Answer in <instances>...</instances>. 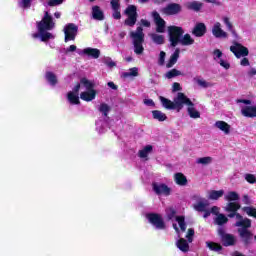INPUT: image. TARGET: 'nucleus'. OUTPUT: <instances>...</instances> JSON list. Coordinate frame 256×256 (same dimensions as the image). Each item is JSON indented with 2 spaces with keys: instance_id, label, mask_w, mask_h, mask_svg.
<instances>
[{
  "instance_id": "obj_7",
  "label": "nucleus",
  "mask_w": 256,
  "mask_h": 256,
  "mask_svg": "<svg viewBox=\"0 0 256 256\" xmlns=\"http://www.w3.org/2000/svg\"><path fill=\"white\" fill-rule=\"evenodd\" d=\"M77 33H79V26L74 23H69L64 28V41L68 43V41H75L77 37Z\"/></svg>"
},
{
  "instance_id": "obj_18",
  "label": "nucleus",
  "mask_w": 256,
  "mask_h": 256,
  "mask_svg": "<svg viewBox=\"0 0 256 256\" xmlns=\"http://www.w3.org/2000/svg\"><path fill=\"white\" fill-rule=\"evenodd\" d=\"M187 105V112L191 119H199L201 117V113L195 109V104L190 100V104L184 103Z\"/></svg>"
},
{
  "instance_id": "obj_41",
  "label": "nucleus",
  "mask_w": 256,
  "mask_h": 256,
  "mask_svg": "<svg viewBox=\"0 0 256 256\" xmlns=\"http://www.w3.org/2000/svg\"><path fill=\"white\" fill-rule=\"evenodd\" d=\"M228 222H229V218H227V216H225V214H218L215 219L216 225H220V226L225 225Z\"/></svg>"
},
{
  "instance_id": "obj_50",
  "label": "nucleus",
  "mask_w": 256,
  "mask_h": 256,
  "mask_svg": "<svg viewBox=\"0 0 256 256\" xmlns=\"http://www.w3.org/2000/svg\"><path fill=\"white\" fill-rule=\"evenodd\" d=\"M245 180L247 181V183H250V185L256 183V177L253 174H245Z\"/></svg>"
},
{
  "instance_id": "obj_25",
  "label": "nucleus",
  "mask_w": 256,
  "mask_h": 256,
  "mask_svg": "<svg viewBox=\"0 0 256 256\" xmlns=\"http://www.w3.org/2000/svg\"><path fill=\"white\" fill-rule=\"evenodd\" d=\"M92 17L96 19V21H103V19H105V15L99 6L92 7Z\"/></svg>"
},
{
  "instance_id": "obj_42",
  "label": "nucleus",
  "mask_w": 256,
  "mask_h": 256,
  "mask_svg": "<svg viewBox=\"0 0 256 256\" xmlns=\"http://www.w3.org/2000/svg\"><path fill=\"white\" fill-rule=\"evenodd\" d=\"M98 110L104 115V117H107V115H109V111H111V107H109L107 103H101Z\"/></svg>"
},
{
  "instance_id": "obj_52",
  "label": "nucleus",
  "mask_w": 256,
  "mask_h": 256,
  "mask_svg": "<svg viewBox=\"0 0 256 256\" xmlns=\"http://www.w3.org/2000/svg\"><path fill=\"white\" fill-rule=\"evenodd\" d=\"M175 215H177V211L174 210L173 207L169 208L168 213H167V217H168L169 221H171V219H174Z\"/></svg>"
},
{
  "instance_id": "obj_30",
  "label": "nucleus",
  "mask_w": 256,
  "mask_h": 256,
  "mask_svg": "<svg viewBox=\"0 0 256 256\" xmlns=\"http://www.w3.org/2000/svg\"><path fill=\"white\" fill-rule=\"evenodd\" d=\"M225 201H228L229 203H234V201H239V193L235 191H230L227 193V195L224 196Z\"/></svg>"
},
{
  "instance_id": "obj_4",
  "label": "nucleus",
  "mask_w": 256,
  "mask_h": 256,
  "mask_svg": "<svg viewBox=\"0 0 256 256\" xmlns=\"http://www.w3.org/2000/svg\"><path fill=\"white\" fill-rule=\"evenodd\" d=\"M36 27L38 31H53L55 29V22L53 21V16L47 11L44 13L42 21L36 22Z\"/></svg>"
},
{
  "instance_id": "obj_49",
  "label": "nucleus",
  "mask_w": 256,
  "mask_h": 256,
  "mask_svg": "<svg viewBox=\"0 0 256 256\" xmlns=\"http://www.w3.org/2000/svg\"><path fill=\"white\" fill-rule=\"evenodd\" d=\"M223 21H224V24L226 25L228 31L235 33V30H233V24L231 23V20H229V17H224Z\"/></svg>"
},
{
  "instance_id": "obj_37",
  "label": "nucleus",
  "mask_w": 256,
  "mask_h": 256,
  "mask_svg": "<svg viewBox=\"0 0 256 256\" xmlns=\"http://www.w3.org/2000/svg\"><path fill=\"white\" fill-rule=\"evenodd\" d=\"M153 151L152 145H146L142 150H139L138 155L141 159L148 157L149 153Z\"/></svg>"
},
{
  "instance_id": "obj_10",
  "label": "nucleus",
  "mask_w": 256,
  "mask_h": 256,
  "mask_svg": "<svg viewBox=\"0 0 256 256\" xmlns=\"http://www.w3.org/2000/svg\"><path fill=\"white\" fill-rule=\"evenodd\" d=\"M239 239L245 247H250L253 244V232L251 230H242V231H237Z\"/></svg>"
},
{
  "instance_id": "obj_14",
  "label": "nucleus",
  "mask_w": 256,
  "mask_h": 256,
  "mask_svg": "<svg viewBox=\"0 0 256 256\" xmlns=\"http://www.w3.org/2000/svg\"><path fill=\"white\" fill-rule=\"evenodd\" d=\"M239 209H241V204L238 202H228L225 207L226 213H229V219H233L235 217V213H237Z\"/></svg>"
},
{
  "instance_id": "obj_35",
  "label": "nucleus",
  "mask_w": 256,
  "mask_h": 256,
  "mask_svg": "<svg viewBox=\"0 0 256 256\" xmlns=\"http://www.w3.org/2000/svg\"><path fill=\"white\" fill-rule=\"evenodd\" d=\"M188 9L190 11H196V13H199L201 9H203V3L198 1H193L188 4Z\"/></svg>"
},
{
  "instance_id": "obj_21",
  "label": "nucleus",
  "mask_w": 256,
  "mask_h": 256,
  "mask_svg": "<svg viewBox=\"0 0 256 256\" xmlns=\"http://www.w3.org/2000/svg\"><path fill=\"white\" fill-rule=\"evenodd\" d=\"M174 181L176 185H179L180 187H185L189 183L187 176L181 172L174 174Z\"/></svg>"
},
{
  "instance_id": "obj_20",
  "label": "nucleus",
  "mask_w": 256,
  "mask_h": 256,
  "mask_svg": "<svg viewBox=\"0 0 256 256\" xmlns=\"http://www.w3.org/2000/svg\"><path fill=\"white\" fill-rule=\"evenodd\" d=\"M241 113L243 117H248L249 119H253L256 117V106H245L241 109Z\"/></svg>"
},
{
  "instance_id": "obj_8",
  "label": "nucleus",
  "mask_w": 256,
  "mask_h": 256,
  "mask_svg": "<svg viewBox=\"0 0 256 256\" xmlns=\"http://www.w3.org/2000/svg\"><path fill=\"white\" fill-rule=\"evenodd\" d=\"M146 218L148 219L149 223H151V225H153L157 229L163 230L166 228L165 221L163 220L161 214L149 213L146 215Z\"/></svg>"
},
{
  "instance_id": "obj_60",
  "label": "nucleus",
  "mask_w": 256,
  "mask_h": 256,
  "mask_svg": "<svg viewBox=\"0 0 256 256\" xmlns=\"http://www.w3.org/2000/svg\"><path fill=\"white\" fill-rule=\"evenodd\" d=\"M144 105H148V107H155V102L153 101V99H145Z\"/></svg>"
},
{
  "instance_id": "obj_57",
  "label": "nucleus",
  "mask_w": 256,
  "mask_h": 256,
  "mask_svg": "<svg viewBox=\"0 0 256 256\" xmlns=\"http://www.w3.org/2000/svg\"><path fill=\"white\" fill-rule=\"evenodd\" d=\"M213 55L216 56L214 59H221L223 57V52L219 49H215Z\"/></svg>"
},
{
  "instance_id": "obj_9",
  "label": "nucleus",
  "mask_w": 256,
  "mask_h": 256,
  "mask_svg": "<svg viewBox=\"0 0 256 256\" xmlns=\"http://www.w3.org/2000/svg\"><path fill=\"white\" fill-rule=\"evenodd\" d=\"M230 51L237 59H241V57H247L249 55V49L239 42H236L234 46H230Z\"/></svg>"
},
{
  "instance_id": "obj_54",
  "label": "nucleus",
  "mask_w": 256,
  "mask_h": 256,
  "mask_svg": "<svg viewBox=\"0 0 256 256\" xmlns=\"http://www.w3.org/2000/svg\"><path fill=\"white\" fill-rule=\"evenodd\" d=\"M63 0H49L48 5L49 7H57V5H61Z\"/></svg>"
},
{
  "instance_id": "obj_62",
  "label": "nucleus",
  "mask_w": 256,
  "mask_h": 256,
  "mask_svg": "<svg viewBox=\"0 0 256 256\" xmlns=\"http://www.w3.org/2000/svg\"><path fill=\"white\" fill-rule=\"evenodd\" d=\"M242 201L244 205H251V200L249 199V195H244Z\"/></svg>"
},
{
  "instance_id": "obj_48",
  "label": "nucleus",
  "mask_w": 256,
  "mask_h": 256,
  "mask_svg": "<svg viewBox=\"0 0 256 256\" xmlns=\"http://www.w3.org/2000/svg\"><path fill=\"white\" fill-rule=\"evenodd\" d=\"M194 81H196V83L204 89H207V87H211V84L205 80L194 78Z\"/></svg>"
},
{
  "instance_id": "obj_27",
  "label": "nucleus",
  "mask_w": 256,
  "mask_h": 256,
  "mask_svg": "<svg viewBox=\"0 0 256 256\" xmlns=\"http://www.w3.org/2000/svg\"><path fill=\"white\" fill-rule=\"evenodd\" d=\"M45 79L50 85H52V87H55V85L59 83V80H57V75L51 71L46 72Z\"/></svg>"
},
{
  "instance_id": "obj_64",
  "label": "nucleus",
  "mask_w": 256,
  "mask_h": 256,
  "mask_svg": "<svg viewBox=\"0 0 256 256\" xmlns=\"http://www.w3.org/2000/svg\"><path fill=\"white\" fill-rule=\"evenodd\" d=\"M237 103H244V105H251V100L247 99H238Z\"/></svg>"
},
{
  "instance_id": "obj_23",
  "label": "nucleus",
  "mask_w": 256,
  "mask_h": 256,
  "mask_svg": "<svg viewBox=\"0 0 256 256\" xmlns=\"http://www.w3.org/2000/svg\"><path fill=\"white\" fill-rule=\"evenodd\" d=\"M84 55H87L88 57H92V59H99L101 57V50L97 48H85L83 50Z\"/></svg>"
},
{
  "instance_id": "obj_17",
  "label": "nucleus",
  "mask_w": 256,
  "mask_h": 256,
  "mask_svg": "<svg viewBox=\"0 0 256 256\" xmlns=\"http://www.w3.org/2000/svg\"><path fill=\"white\" fill-rule=\"evenodd\" d=\"M235 226L238 227L237 231H249L251 229V219L244 218L243 220H238Z\"/></svg>"
},
{
  "instance_id": "obj_11",
  "label": "nucleus",
  "mask_w": 256,
  "mask_h": 256,
  "mask_svg": "<svg viewBox=\"0 0 256 256\" xmlns=\"http://www.w3.org/2000/svg\"><path fill=\"white\" fill-rule=\"evenodd\" d=\"M152 189L156 195H164L165 197L171 195V189L165 183L157 184L154 182L152 184Z\"/></svg>"
},
{
  "instance_id": "obj_34",
  "label": "nucleus",
  "mask_w": 256,
  "mask_h": 256,
  "mask_svg": "<svg viewBox=\"0 0 256 256\" xmlns=\"http://www.w3.org/2000/svg\"><path fill=\"white\" fill-rule=\"evenodd\" d=\"M206 247L210 249V251H223V246L217 242L213 241H207L206 242Z\"/></svg>"
},
{
  "instance_id": "obj_63",
  "label": "nucleus",
  "mask_w": 256,
  "mask_h": 256,
  "mask_svg": "<svg viewBox=\"0 0 256 256\" xmlns=\"http://www.w3.org/2000/svg\"><path fill=\"white\" fill-rule=\"evenodd\" d=\"M140 23L141 25H143V27H151V22H149L148 20L141 19Z\"/></svg>"
},
{
  "instance_id": "obj_38",
  "label": "nucleus",
  "mask_w": 256,
  "mask_h": 256,
  "mask_svg": "<svg viewBox=\"0 0 256 256\" xmlns=\"http://www.w3.org/2000/svg\"><path fill=\"white\" fill-rule=\"evenodd\" d=\"M242 211L248 215V217H253L256 219V208L253 206H245L242 208Z\"/></svg>"
},
{
  "instance_id": "obj_44",
  "label": "nucleus",
  "mask_w": 256,
  "mask_h": 256,
  "mask_svg": "<svg viewBox=\"0 0 256 256\" xmlns=\"http://www.w3.org/2000/svg\"><path fill=\"white\" fill-rule=\"evenodd\" d=\"M195 211H198V213H203L207 209V203L200 201L197 204L194 205Z\"/></svg>"
},
{
  "instance_id": "obj_6",
  "label": "nucleus",
  "mask_w": 256,
  "mask_h": 256,
  "mask_svg": "<svg viewBox=\"0 0 256 256\" xmlns=\"http://www.w3.org/2000/svg\"><path fill=\"white\" fill-rule=\"evenodd\" d=\"M218 236L223 247H235L237 245V237L233 234H229L225 231V228L218 229Z\"/></svg>"
},
{
  "instance_id": "obj_33",
  "label": "nucleus",
  "mask_w": 256,
  "mask_h": 256,
  "mask_svg": "<svg viewBox=\"0 0 256 256\" xmlns=\"http://www.w3.org/2000/svg\"><path fill=\"white\" fill-rule=\"evenodd\" d=\"M67 97L71 105H81V101L79 100V94H75L70 91L68 92Z\"/></svg>"
},
{
  "instance_id": "obj_5",
  "label": "nucleus",
  "mask_w": 256,
  "mask_h": 256,
  "mask_svg": "<svg viewBox=\"0 0 256 256\" xmlns=\"http://www.w3.org/2000/svg\"><path fill=\"white\" fill-rule=\"evenodd\" d=\"M124 15L127 16V19L124 21V25L127 27H135L137 24V19L139 14L137 13V6L129 5L124 11Z\"/></svg>"
},
{
  "instance_id": "obj_46",
  "label": "nucleus",
  "mask_w": 256,
  "mask_h": 256,
  "mask_svg": "<svg viewBox=\"0 0 256 256\" xmlns=\"http://www.w3.org/2000/svg\"><path fill=\"white\" fill-rule=\"evenodd\" d=\"M211 161H213V158H211L210 156H207V157L199 158L197 160V163H199L200 165H209Z\"/></svg>"
},
{
  "instance_id": "obj_53",
  "label": "nucleus",
  "mask_w": 256,
  "mask_h": 256,
  "mask_svg": "<svg viewBox=\"0 0 256 256\" xmlns=\"http://www.w3.org/2000/svg\"><path fill=\"white\" fill-rule=\"evenodd\" d=\"M167 56V54L165 53V51H161L160 52V56H159V60H158V65L163 66L165 65V57Z\"/></svg>"
},
{
  "instance_id": "obj_19",
  "label": "nucleus",
  "mask_w": 256,
  "mask_h": 256,
  "mask_svg": "<svg viewBox=\"0 0 256 256\" xmlns=\"http://www.w3.org/2000/svg\"><path fill=\"white\" fill-rule=\"evenodd\" d=\"M214 126L216 127V129L223 131V133H225V135H229L231 133V125H229V123H227L223 120L216 121Z\"/></svg>"
},
{
  "instance_id": "obj_47",
  "label": "nucleus",
  "mask_w": 256,
  "mask_h": 256,
  "mask_svg": "<svg viewBox=\"0 0 256 256\" xmlns=\"http://www.w3.org/2000/svg\"><path fill=\"white\" fill-rule=\"evenodd\" d=\"M193 237H195V229L189 228L186 234V239H188V243H193Z\"/></svg>"
},
{
  "instance_id": "obj_55",
  "label": "nucleus",
  "mask_w": 256,
  "mask_h": 256,
  "mask_svg": "<svg viewBox=\"0 0 256 256\" xmlns=\"http://www.w3.org/2000/svg\"><path fill=\"white\" fill-rule=\"evenodd\" d=\"M183 88L181 87V84H179V82H174L172 85V91L173 93L177 92V91H181Z\"/></svg>"
},
{
  "instance_id": "obj_26",
  "label": "nucleus",
  "mask_w": 256,
  "mask_h": 256,
  "mask_svg": "<svg viewBox=\"0 0 256 256\" xmlns=\"http://www.w3.org/2000/svg\"><path fill=\"white\" fill-rule=\"evenodd\" d=\"M176 247H178L182 251V253H188V251H189V242H187V240L185 238H180L176 242Z\"/></svg>"
},
{
  "instance_id": "obj_24",
  "label": "nucleus",
  "mask_w": 256,
  "mask_h": 256,
  "mask_svg": "<svg viewBox=\"0 0 256 256\" xmlns=\"http://www.w3.org/2000/svg\"><path fill=\"white\" fill-rule=\"evenodd\" d=\"M180 53H181V50L179 48H177L174 51V53L170 56V59L166 64L167 69H171V67H173L177 63V61H179Z\"/></svg>"
},
{
  "instance_id": "obj_13",
  "label": "nucleus",
  "mask_w": 256,
  "mask_h": 256,
  "mask_svg": "<svg viewBox=\"0 0 256 256\" xmlns=\"http://www.w3.org/2000/svg\"><path fill=\"white\" fill-rule=\"evenodd\" d=\"M182 10L181 4L170 3L163 9V13H165V15H179Z\"/></svg>"
},
{
  "instance_id": "obj_16",
  "label": "nucleus",
  "mask_w": 256,
  "mask_h": 256,
  "mask_svg": "<svg viewBox=\"0 0 256 256\" xmlns=\"http://www.w3.org/2000/svg\"><path fill=\"white\" fill-rule=\"evenodd\" d=\"M212 34L216 37V39H227V32L221 29V23L216 22L212 27Z\"/></svg>"
},
{
  "instance_id": "obj_56",
  "label": "nucleus",
  "mask_w": 256,
  "mask_h": 256,
  "mask_svg": "<svg viewBox=\"0 0 256 256\" xmlns=\"http://www.w3.org/2000/svg\"><path fill=\"white\" fill-rule=\"evenodd\" d=\"M219 64L221 67H223L224 69H231V64H229V62L220 59Z\"/></svg>"
},
{
  "instance_id": "obj_3",
  "label": "nucleus",
  "mask_w": 256,
  "mask_h": 256,
  "mask_svg": "<svg viewBox=\"0 0 256 256\" xmlns=\"http://www.w3.org/2000/svg\"><path fill=\"white\" fill-rule=\"evenodd\" d=\"M185 30L181 26H168V36L171 47H175L181 42Z\"/></svg>"
},
{
  "instance_id": "obj_32",
  "label": "nucleus",
  "mask_w": 256,
  "mask_h": 256,
  "mask_svg": "<svg viewBox=\"0 0 256 256\" xmlns=\"http://www.w3.org/2000/svg\"><path fill=\"white\" fill-rule=\"evenodd\" d=\"M179 43L187 47L189 45H193V43H195V39L191 37V34L187 33L184 36H182Z\"/></svg>"
},
{
  "instance_id": "obj_59",
  "label": "nucleus",
  "mask_w": 256,
  "mask_h": 256,
  "mask_svg": "<svg viewBox=\"0 0 256 256\" xmlns=\"http://www.w3.org/2000/svg\"><path fill=\"white\" fill-rule=\"evenodd\" d=\"M240 65H242V67H249L250 63H249V58L244 57L241 62Z\"/></svg>"
},
{
  "instance_id": "obj_29",
  "label": "nucleus",
  "mask_w": 256,
  "mask_h": 256,
  "mask_svg": "<svg viewBox=\"0 0 256 256\" xmlns=\"http://www.w3.org/2000/svg\"><path fill=\"white\" fill-rule=\"evenodd\" d=\"M80 84L83 85L87 91H95V83L91 82L86 77L80 79Z\"/></svg>"
},
{
  "instance_id": "obj_28",
  "label": "nucleus",
  "mask_w": 256,
  "mask_h": 256,
  "mask_svg": "<svg viewBox=\"0 0 256 256\" xmlns=\"http://www.w3.org/2000/svg\"><path fill=\"white\" fill-rule=\"evenodd\" d=\"M225 195L224 190H211L209 192L208 199H211L212 201H217L218 199H221Z\"/></svg>"
},
{
  "instance_id": "obj_45",
  "label": "nucleus",
  "mask_w": 256,
  "mask_h": 256,
  "mask_svg": "<svg viewBox=\"0 0 256 256\" xmlns=\"http://www.w3.org/2000/svg\"><path fill=\"white\" fill-rule=\"evenodd\" d=\"M139 75V69L137 67L131 68L130 72L124 73V77H137Z\"/></svg>"
},
{
  "instance_id": "obj_43",
  "label": "nucleus",
  "mask_w": 256,
  "mask_h": 256,
  "mask_svg": "<svg viewBox=\"0 0 256 256\" xmlns=\"http://www.w3.org/2000/svg\"><path fill=\"white\" fill-rule=\"evenodd\" d=\"M179 75H181V71L173 68L166 73V78L173 79L174 77H179Z\"/></svg>"
},
{
  "instance_id": "obj_31",
  "label": "nucleus",
  "mask_w": 256,
  "mask_h": 256,
  "mask_svg": "<svg viewBox=\"0 0 256 256\" xmlns=\"http://www.w3.org/2000/svg\"><path fill=\"white\" fill-rule=\"evenodd\" d=\"M152 117L153 119H156V121H160V122L167 121V115L161 112V110H153Z\"/></svg>"
},
{
  "instance_id": "obj_58",
  "label": "nucleus",
  "mask_w": 256,
  "mask_h": 256,
  "mask_svg": "<svg viewBox=\"0 0 256 256\" xmlns=\"http://www.w3.org/2000/svg\"><path fill=\"white\" fill-rule=\"evenodd\" d=\"M112 17L119 21V19H121V10H113Z\"/></svg>"
},
{
  "instance_id": "obj_51",
  "label": "nucleus",
  "mask_w": 256,
  "mask_h": 256,
  "mask_svg": "<svg viewBox=\"0 0 256 256\" xmlns=\"http://www.w3.org/2000/svg\"><path fill=\"white\" fill-rule=\"evenodd\" d=\"M110 5L113 11L121 10V4H119V0H111Z\"/></svg>"
},
{
  "instance_id": "obj_40",
  "label": "nucleus",
  "mask_w": 256,
  "mask_h": 256,
  "mask_svg": "<svg viewBox=\"0 0 256 256\" xmlns=\"http://www.w3.org/2000/svg\"><path fill=\"white\" fill-rule=\"evenodd\" d=\"M176 221L183 233L187 231V223H185V216H177Z\"/></svg>"
},
{
  "instance_id": "obj_12",
  "label": "nucleus",
  "mask_w": 256,
  "mask_h": 256,
  "mask_svg": "<svg viewBox=\"0 0 256 256\" xmlns=\"http://www.w3.org/2000/svg\"><path fill=\"white\" fill-rule=\"evenodd\" d=\"M152 17L156 25V33H165L166 22L162 19L161 15L157 11L152 12Z\"/></svg>"
},
{
  "instance_id": "obj_2",
  "label": "nucleus",
  "mask_w": 256,
  "mask_h": 256,
  "mask_svg": "<svg viewBox=\"0 0 256 256\" xmlns=\"http://www.w3.org/2000/svg\"><path fill=\"white\" fill-rule=\"evenodd\" d=\"M130 39L133 41L134 53L136 55H143L145 48L143 43H145V33H143V27L139 26L136 31L130 32Z\"/></svg>"
},
{
  "instance_id": "obj_15",
  "label": "nucleus",
  "mask_w": 256,
  "mask_h": 256,
  "mask_svg": "<svg viewBox=\"0 0 256 256\" xmlns=\"http://www.w3.org/2000/svg\"><path fill=\"white\" fill-rule=\"evenodd\" d=\"M205 33H207V26L203 22H198L192 29V35L194 37H204Z\"/></svg>"
},
{
  "instance_id": "obj_22",
  "label": "nucleus",
  "mask_w": 256,
  "mask_h": 256,
  "mask_svg": "<svg viewBox=\"0 0 256 256\" xmlns=\"http://www.w3.org/2000/svg\"><path fill=\"white\" fill-rule=\"evenodd\" d=\"M95 97H97V90H87L85 92H81L80 94V99H82V101H86L87 103H89V101H93Z\"/></svg>"
},
{
  "instance_id": "obj_39",
  "label": "nucleus",
  "mask_w": 256,
  "mask_h": 256,
  "mask_svg": "<svg viewBox=\"0 0 256 256\" xmlns=\"http://www.w3.org/2000/svg\"><path fill=\"white\" fill-rule=\"evenodd\" d=\"M38 33L43 43H46V41H49V39H54L53 34H51V32L38 30Z\"/></svg>"
},
{
  "instance_id": "obj_61",
  "label": "nucleus",
  "mask_w": 256,
  "mask_h": 256,
  "mask_svg": "<svg viewBox=\"0 0 256 256\" xmlns=\"http://www.w3.org/2000/svg\"><path fill=\"white\" fill-rule=\"evenodd\" d=\"M22 6L24 9L31 7V0H22Z\"/></svg>"
},
{
  "instance_id": "obj_1",
  "label": "nucleus",
  "mask_w": 256,
  "mask_h": 256,
  "mask_svg": "<svg viewBox=\"0 0 256 256\" xmlns=\"http://www.w3.org/2000/svg\"><path fill=\"white\" fill-rule=\"evenodd\" d=\"M160 101L165 109L177 111L180 113L185 107V103L191 105V99L183 92H178L174 101H171L163 96H160Z\"/></svg>"
},
{
  "instance_id": "obj_36",
  "label": "nucleus",
  "mask_w": 256,
  "mask_h": 256,
  "mask_svg": "<svg viewBox=\"0 0 256 256\" xmlns=\"http://www.w3.org/2000/svg\"><path fill=\"white\" fill-rule=\"evenodd\" d=\"M153 43H155L156 45H164L165 44V36L163 35H159V34H151L150 35Z\"/></svg>"
}]
</instances>
